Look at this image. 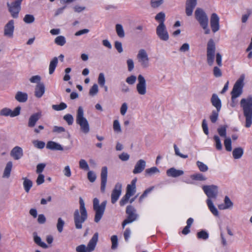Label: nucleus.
<instances>
[{
	"instance_id": "39",
	"label": "nucleus",
	"mask_w": 252,
	"mask_h": 252,
	"mask_svg": "<svg viewBox=\"0 0 252 252\" xmlns=\"http://www.w3.org/2000/svg\"><path fill=\"white\" fill-rule=\"evenodd\" d=\"M116 31L119 37L123 38L125 37V32L121 24H117L116 25Z\"/></svg>"
},
{
	"instance_id": "25",
	"label": "nucleus",
	"mask_w": 252,
	"mask_h": 252,
	"mask_svg": "<svg viewBox=\"0 0 252 252\" xmlns=\"http://www.w3.org/2000/svg\"><path fill=\"white\" fill-rule=\"evenodd\" d=\"M45 86L43 83H38L35 86L34 95L37 98H40L45 93Z\"/></svg>"
},
{
	"instance_id": "61",
	"label": "nucleus",
	"mask_w": 252,
	"mask_h": 252,
	"mask_svg": "<svg viewBox=\"0 0 252 252\" xmlns=\"http://www.w3.org/2000/svg\"><path fill=\"white\" fill-rule=\"evenodd\" d=\"M88 175V180L91 183H93V182H94L95 181L96 176V175L95 174V173L94 172H93L92 171H89L88 172V175Z\"/></svg>"
},
{
	"instance_id": "7",
	"label": "nucleus",
	"mask_w": 252,
	"mask_h": 252,
	"mask_svg": "<svg viewBox=\"0 0 252 252\" xmlns=\"http://www.w3.org/2000/svg\"><path fill=\"white\" fill-rule=\"evenodd\" d=\"M23 0H16L11 3L7 2V6L8 11L10 13L11 16L14 18L18 17L19 13L21 10V5Z\"/></svg>"
},
{
	"instance_id": "36",
	"label": "nucleus",
	"mask_w": 252,
	"mask_h": 252,
	"mask_svg": "<svg viewBox=\"0 0 252 252\" xmlns=\"http://www.w3.org/2000/svg\"><path fill=\"white\" fill-rule=\"evenodd\" d=\"M244 153L243 149L241 147L235 148L232 152L233 157L235 159H239L243 156Z\"/></svg>"
},
{
	"instance_id": "40",
	"label": "nucleus",
	"mask_w": 252,
	"mask_h": 252,
	"mask_svg": "<svg viewBox=\"0 0 252 252\" xmlns=\"http://www.w3.org/2000/svg\"><path fill=\"white\" fill-rule=\"evenodd\" d=\"M55 43L58 45L62 46L66 43L65 38L63 36H58L55 39Z\"/></svg>"
},
{
	"instance_id": "6",
	"label": "nucleus",
	"mask_w": 252,
	"mask_h": 252,
	"mask_svg": "<svg viewBox=\"0 0 252 252\" xmlns=\"http://www.w3.org/2000/svg\"><path fill=\"white\" fill-rule=\"evenodd\" d=\"M216 46L214 40L210 39L207 43V62L210 66L213 64L215 54Z\"/></svg>"
},
{
	"instance_id": "29",
	"label": "nucleus",
	"mask_w": 252,
	"mask_h": 252,
	"mask_svg": "<svg viewBox=\"0 0 252 252\" xmlns=\"http://www.w3.org/2000/svg\"><path fill=\"white\" fill-rule=\"evenodd\" d=\"M15 99L21 103L26 102L28 98V94L26 93L18 91L15 94Z\"/></svg>"
},
{
	"instance_id": "11",
	"label": "nucleus",
	"mask_w": 252,
	"mask_h": 252,
	"mask_svg": "<svg viewBox=\"0 0 252 252\" xmlns=\"http://www.w3.org/2000/svg\"><path fill=\"white\" fill-rule=\"evenodd\" d=\"M138 83L136 85V90L138 94L143 95L146 94V82L144 77L141 74L138 76Z\"/></svg>"
},
{
	"instance_id": "16",
	"label": "nucleus",
	"mask_w": 252,
	"mask_h": 252,
	"mask_svg": "<svg viewBox=\"0 0 252 252\" xmlns=\"http://www.w3.org/2000/svg\"><path fill=\"white\" fill-rule=\"evenodd\" d=\"M14 21L10 20L4 26V35L9 38L13 37L14 30Z\"/></svg>"
},
{
	"instance_id": "60",
	"label": "nucleus",
	"mask_w": 252,
	"mask_h": 252,
	"mask_svg": "<svg viewBox=\"0 0 252 252\" xmlns=\"http://www.w3.org/2000/svg\"><path fill=\"white\" fill-rule=\"evenodd\" d=\"M130 197L131 196L126 193V194L122 197V198L121 199L120 201V206H123L125 204H126L127 203Z\"/></svg>"
},
{
	"instance_id": "4",
	"label": "nucleus",
	"mask_w": 252,
	"mask_h": 252,
	"mask_svg": "<svg viewBox=\"0 0 252 252\" xmlns=\"http://www.w3.org/2000/svg\"><path fill=\"white\" fill-rule=\"evenodd\" d=\"M76 123L80 126V130L83 133L87 134L89 132V124L87 119L84 116V110L81 106L78 107L77 111Z\"/></svg>"
},
{
	"instance_id": "18",
	"label": "nucleus",
	"mask_w": 252,
	"mask_h": 252,
	"mask_svg": "<svg viewBox=\"0 0 252 252\" xmlns=\"http://www.w3.org/2000/svg\"><path fill=\"white\" fill-rule=\"evenodd\" d=\"M98 233L97 232H95L87 245V251L88 252H92L94 250L98 241Z\"/></svg>"
},
{
	"instance_id": "3",
	"label": "nucleus",
	"mask_w": 252,
	"mask_h": 252,
	"mask_svg": "<svg viewBox=\"0 0 252 252\" xmlns=\"http://www.w3.org/2000/svg\"><path fill=\"white\" fill-rule=\"evenodd\" d=\"M195 18L200 26L204 30V33L208 34L210 30L208 27L209 19L206 13L200 8H197L194 12Z\"/></svg>"
},
{
	"instance_id": "49",
	"label": "nucleus",
	"mask_w": 252,
	"mask_h": 252,
	"mask_svg": "<svg viewBox=\"0 0 252 252\" xmlns=\"http://www.w3.org/2000/svg\"><path fill=\"white\" fill-rule=\"evenodd\" d=\"M159 170L156 167H152L150 168H148L145 170L146 174L151 176L156 173H159Z\"/></svg>"
},
{
	"instance_id": "15",
	"label": "nucleus",
	"mask_w": 252,
	"mask_h": 252,
	"mask_svg": "<svg viewBox=\"0 0 252 252\" xmlns=\"http://www.w3.org/2000/svg\"><path fill=\"white\" fill-rule=\"evenodd\" d=\"M220 18L218 15L213 13L210 17V25L212 32L214 33L220 30Z\"/></svg>"
},
{
	"instance_id": "46",
	"label": "nucleus",
	"mask_w": 252,
	"mask_h": 252,
	"mask_svg": "<svg viewBox=\"0 0 252 252\" xmlns=\"http://www.w3.org/2000/svg\"><path fill=\"white\" fill-rule=\"evenodd\" d=\"M64 220L61 218H59L58 219V222L57 224V228L58 231L61 233L63 230V227L64 225Z\"/></svg>"
},
{
	"instance_id": "57",
	"label": "nucleus",
	"mask_w": 252,
	"mask_h": 252,
	"mask_svg": "<svg viewBox=\"0 0 252 252\" xmlns=\"http://www.w3.org/2000/svg\"><path fill=\"white\" fill-rule=\"evenodd\" d=\"M112 242L111 248L113 250L116 249L118 247V237L117 235H113L111 238Z\"/></svg>"
},
{
	"instance_id": "43",
	"label": "nucleus",
	"mask_w": 252,
	"mask_h": 252,
	"mask_svg": "<svg viewBox=\"0 0 252 252\" xmlns=\"http://www.w3.org/2000/svg\"><path fill=\"white\" fill-rule=\"evenodd\" d=\"M197 236L198 239L206 240L209 237V234L205 230H202L197 233Z\"/></svg>"
},
{
	"instance_id": "38",
	"label": "nucleus",
	"mask_w": 252,
	"mask_h": 252,
	"mask_svg": "<svg viewBox=\"0 0 252 252\" xmlns=\"http://www.w3.org/2000/svg\"><path fill=\"white\" fill-rule=\"evenodd\" d=\"M164 2V0H150V5L153 9H158Z\"/></svg>"
},
{
	"instance_id": "17",
	"label": "nucleus",
	"mask_w": 252,
	"mask_h": 252,
	"mask_svg": "<svg viewBox=\"0 0 252 252\" xmlns=\"http://www.w3.org/2000/svg\"><path fill=\"white\" fill-rule=\"evenodd\" d=\"M101 186L100 190L102 192H104L107 180V168L104 166L101 169Z\"/></svg>"
},
{
	"instance_id": "51",
	"label": "nucleus",
	"mask_w": 252,
	"mask_h": 252,
	"mask_svg": "<svg viewBox=\"0 0 252 252\" xmlns=\"http://www.w3.org/2000/svg\"><path fill=\"white\" fill-rule=\"evenodd\" d=\"M113 129L114 131L117 133H120L122 132L120 123L117 120H114L113 122Z\"/></svg>"
},
{
	"instance_id": "19",
	"label": "nucleus",
	"mask_w": 252,
	"mask_h": 252,
	"mask_svg": "<svg viewBox=\"0 0 252 252\" xmlns=\"http://www.w3.org/2000/svg\"><path fill=\"white\" fill-rule=\"evenodd\" d=\"M197 4L196 0H187L186 4V13L188 16L192 14L193 9Z\"/></svg>"
},
{
	"instance_id": "27",
	"label": "nucleus",
	"mask_w": 252,
	"mask_h": 252,
	"mask_svg": "<svg viewBox=\"0 0 252 252\" xmlns=\"http://www.w3.org/2000/svg\"><path fill=\"white\" fill-rule=\"evenodd\" d=\"M166 174L168 177L176 178L184 174V171L181 170H178L174 167L169 168L166 171Z\"/></svg>"
},
{
	"instance_id": "26",
	"label": "nucleus",
	"mask_w": 252,
	"mask_h": 252,
	"mask_svg": "<svg viewBox=\"0 0 252 252\" xmlns=\"http://www.w3.org/2000/svg\"><path fill=\"white\" fill-rule=\"evenodd\" d=\"M137 178L133 179L130 184L127 185L126 187V193L130 196H132L136 192V183Z\"/></svg>"
},
{
	"instance_id": "2",
	"label": "nucleus",
	"mask_w": 252,
	"mask_h": 252,
	"mask_svg": "<svg viewBox=\"0 0 252 252\" xmlns=\"http://www.w3.org/2000/svg\"><path fill=\"white\" fill-rule=\"evenodd\" d=\"M240 105L246 118V127H250L252 124V95L242 98L240 101Z\"/></svg>"
},
{
	"instance_id": "24",
	"label": "nucleus",
	"mask_w": 252,
	"mask_h": 252,
	"mask_svg": "<svg viewBox=\"0 0 252 252\" xmlns=\"http://www.w3.org/2000/svg\"><path fill=\"white\" fill-rule=\"evenodd\" d=\"M211 102L212 105L216 108V110L218 111H220L221 108V102L217 94H212L211 98Z\"/></svg>"
},
{
	"instance_id": "1",
	"label": "nucleus",
	"mask_w": 252,
	"mask_h": 252,
	"mask_svg": "<svg viewBox=\"0 0 252 252\" xmlns=\"http://www.w3.org/2000/svg\"><path fill=\"white\" fill-rule=\"evenodd\" d=\"M79 210L76 209L73 214V220L75 228L77 229L82 228V224L87 220L88 214L85 208L84 201L82 197L79 198Z\"/></svg>"
},
{
	"instance_id": "34",
	"label": "nucleus",
	"mask_w": 252,
	"mask_h": 252,
	"mask_svg": "<svg viewBox=\"0 0 252 252\" xmlns=\"http://www.w3.org/2000/svg\"><path fill=\"white\" fill-rule=\"evenodd\" d=\"M22 179L24 180L23 187L24 189L26 192L28 193L32 186V182L31 180L26 177H23Z\"/></svg>"
},
{
	"instance_id": "42",
	"label": "nucleus",
	"mask_w": 252,
	"mask_h": 252,
	"mask_svg": "<svg viewBox=\"0 0 252 252\" xmlns=\"http://www.w3.org/2000/svg\"><path fill=\"white\" fill-rule=\"evenodd\" d=\"M217 110H213L211 115L210 116V119L212 123H215L218 119L219 113Z\"/></svg>"
},
{
	"instance_id": "62",
	"label": "nucleus",
	"mask_w": 252,
	"mask_h": 252,
	"mask_svg": "<svg viewBox=\"0 0 252 252\" xmlns=\"http://www.w3.org/2000/svg\"><path fill=\"white\" fill-rule=\"evenodd\" d=\"M136 80V77L135 75H131L126 78V81L129 85H133Z\"/></svg>"
},
{
	"instance_id": "48",
	"label": "nucleus",
	"mask_w": 252,
	"mask_h": 252,
	"mask_svg": "<svg viewBox=\"0 0 252 252\" xmlns=\"http://www.w3.org/2000/svg\"><path fill=\"white\" fill-rule=\"evenodd\" d=\"M224 145L227 151L230 152L232 151L231 140L230 138H226L224 141Z\"/></svg>"
},
{
	"instance_id": "44",
	"label": "nucleus",
	"mask_w": 252,
	"mask_h": 252,
	"mask_svg": "<svg viewBox=\"0 0 252 252\" xmlns=\"http://www.w3.org/2000/svg\"><path fill=\"white\" fill-rule=\"evenodd\" d=\"M52 107L54 110L61 111L66 109L67 108V105L64 102H61L59 105H53Z\"/></svg>"
},
{
	"instance_id": "50",
	"label": "nucleus",
	"mask_w": 252,
	"mask_h": 252,
	"mask_svg": "<svg viewBox=\"0 0 252 252\" xmlns=\"http://www.w3.org/2000/svg\"><path fill=\"white\" fill-rule=\"evenodd\" d=\"M34 16L31 14H26L23 19V21L27 24H31L34 21Z\"/></svg>"
},
{
	"instance_id": "30",
	"label": "nucleus",
	"mask_w": 252,
	"mask_h": 252,
	"mask_svg": "<svg viewBox=\"0 0 252 252\" xmlns=\"http://www.w3.org/2000/svg\"><path fill=\"white\" fill-rule=\"evenodd\" d=\"M126 212L129 219H134V220L137 219L138 215L136 214V210L132 206L128 205L126 207Z\"/></svg>"
},
{
	"instance_id": "47",
	"label": "nucleus",
	"mask_w": 252,
	"mask_h": 252,
	"mask_svg": "<svg viewBox=\"0 0 252 252\" xmlns=\"http://www.w3.org/2000/svg\"><path fill=\"white\" fill-rule=\"evenodd\" d=\"M226 126H220L217 129L219 134L221 137H226Z\"/></svg>"
},
{
	"instance_id": "58",
	"label": "nucleus",
	"mask_w": 252,
	"mask_h": 252,
	"mask_svg": "<svg viewBox=\"0 0 252 252\" xmlns=\"http://www.w3.org/2000/svg\"><path fill=\"white\" fill-rule=\"evenodd\" d=\"M105 83V78L103 73H100L98 77V83L101 87L104 86Z\"/></svg>"
},
{
	"instance_id": "14",
	"label": "nucleus",
	"mask_w": 252,
	"mask_h": 252,
	"mask_svg": "<svg viewBox=\"0 0 252 252\" xmlns=\"http://www.w3.org/2000/svg\"><path fill=\"white\" fill-rule=\"evenodd\" d=\"M122 185L120 183H117L112 190L111 200L112 204H115L119 199L122 193Z\"/></svg>"
},
{
	"instance_id": "8",
	"label": "nucleus",
	"mask_w": 252,
	"mask_h": 252,
	"mask_svg": "<svg viewBox=\"0 0 252 252\" xmlns=\"http://www.w3.org/2000/svg\"><path fill=\"white\" fill-rule=\"evenodd\" d=\"M244 77L241 76L234 84L231 92V94L233 96V98H237L242 94L243 88L244 86Z\"/></svg>"
},
{
	"instance_id": "10",
	"label": "nucleus",
	"mask_w": 252,
	"mask_h": 252,
	"mask_svg": "<svg viewBox=\"0 0 252 252\" xmlns=\"http://www.w3.org/2000/svg\"><path fill=\"white\" fill-rule=\"evenodd\" d=\"M137 58L140 65L144 68L149 66V59L146 51L144 49H140L137 55Z\"/></svg>"
},
{
	"instance_id": "5",
	"label": "nucleus",
	"mask_w": 252,
	"mask_h": 252,
	"mask_svg": "<svg viewBox=\"0 0 252 252\" xmlns=\"http://www.w3.org/2000/svg\"><path fill=\"white\" fill-rule=\"evenodd\" d=\"M107 201L104 200L99 204V200L97 198L93 200V209L95 211L94 221L97 223L101 219L105 210Z\"/></svg>"
},
{
	"instance_id": "32",
	"label": "nucleus",
	"mask_w": 252,
	"mask_h": 252,
	"mask_svg": "<svg viewBox=\"0 0 252 252\" xmlns=\"http://www.w3.org/2000/svg\"><path fill=\"white\" fill-rule=\"evenodd\" d=\"M206 203L209 209L211 211V212L215 216H219V212L216 207L214 206L213 201L212 200L210 199H207L206 200Z\"/></svg>"
},
{
	"instance_id": "22",
	"label": "nucleus",
	"mask_w": 252,
	"mask_h": 252,
	"mask_svg": "<svg viewBox=\"0 0 252 252\" xmlns=\"http://www.w3.org/2000/svg\"><path fill=\"white\" fill-rule=\"evenodd\" d=\"M41 117V112H37L32 114L29 119L28 126L29 127H34L36 122L40 119Z\"/></svg>"
},
{
	"instance_id": "12",
	"label": "nucleus",
	"mask_w": 252,
	"mask_h": 252,
	"mask_svg": "<svg viewBox=\"0 0 252 252\" xmlns=\"http://www.w3.org/2000/svg\"><path fill=\"white\" fill-rule=\"evenodd\" d=\"M156 33L158 38L162 41H166L169 39V34L165 25H158L156 28Z\"/></svg>"
},
{
	"instance_id": "31",
	"label": "nucleus",
	"mask_w": 252,
	"mask_h": 252,
	"mask_svg": "<svg viewBox=\"0 0 252 252\" xmlns=\"http://www.w3.org/2000/svg\"><path fill=\"white\" fill-rule=\"evenodd\" d=\"M33 237L34 243L38 246L44 249L48 248L47 245L41 241V238L37 235L36 232H34L33 233Z\"/></svg>"
},
{
	"instance_id": "28",
	"label": "nucleus",
	"mask_w": 252,
	"mask_h": 252,
	"mask_svg": "<svg viewBox=\"0 0 252 252\" xmlns=\"http://www.w3.org/2000/svg\"><path fill=\"white\" fill-rule=\"evenodd\" d=\"M46 148L51 150L63 151V147L60 144L54 141H48L46 144Z\"/></svg>"
},
{
	"instance_id": "53",
	"label": "nucleus",
	"mask_w": 252,
	"mask_h": 252,
	"mask_svg": "<svg viewBox=\"0 0 252 252\" xmlns=\"http://www.w3.org/2000/svg\"><path fill=\"white\" fill-rule=\"evenodd\" d=\"M79 167L84 170H89V165L85 159H82L79 161Z\"/></svg>"
},
{
	"instance_id": "64",
	"label": "nucleus",
	"mask_w": 252,
	"mask_h": 252,
	"mask_svg": "<svg viewBox=\"0 0 252 252\" xmlns=\"http://www.w3.org/2000/svg\"><path fill=\"white\" fill-rule=\"evenodd\" d=\"M121 91L123 93H127L130 91L128 86L124 82L121 83Z\"/></svg>"
},
{
	"instance_id": "9",
	"label": "nucleus",
	"mask_w": 252,
	"mask_h": 252,
	"mask_svg": "<svg viewBox=\"0 0 252 252\" xmlns=\"http://www.w3.org/2000/svg\"><path fill=\"white\" fill-rule=\"evenodd\" d=\"M202 189L208 197L207 199H216L218 194V187L217 186L205 185L202 187Z\"/></svg>"
},
{
	"instance_id": "45",
	"label": "nucleus",
	"mask_w": 252,
	"mask_h": 252,
	"mask_svg": "<svg viewBox=\"0 0 252 252\" xmlns=\"http://www.w3.org/2000/svg\"><path fill=\"white\" fill-rule=\"evenodd\" d=\"M196 165L201 172H205L208 170V166L201 161H197Z\"/></svg>"
},
{
	"instance_id": "59",
	"label": "nucleus",
	"mask_w": 252,
	"mask_h": 252,
	"mask_svg": "<svg viewBox=\"0 0 252 252\" xmlns=\"http://www.w3.org/2000/svg\"><path fill=\"white\" fill-rule=\"evenodd\" d=\"M193 179L197 181H205L206 178L201 173H197L192 176Z\"/></svg>"
},
{
	"instance_id": "21",
	"label": "nucleus",
	"mask_w": 252,
	"mask_h": 252,
	"mask_svg": "<svg viewBox=\"0 0 252 252\" xmlns=\"http://www.w3.org/2000/svg\"><path fill=\"white\" fill-rule=\"evenodd\" d=\"M146 165V161L144 159H139L135 165L134 168L132 171L133 173L136 174L141 173L145 168Z\"/></svg>"
},
{
	"instance_id": "23",
	"label": "nucleus",
	"mask_w": 252,
	"mask_h": 252,
	"mask_svg": "<svg viewBox=\"0 0 252 252\" xmlns=\"http://www.w3.org/2000/svg\"><path fill=\"white\" fill-rule=\"evenodd\" d=\"M23 155L22 149L19 147L16 146L11 151L10 156L15 160H18L22 158Z\"/></svg>"
},
{
	"instance_id": "13",
	"label": "nucleus",
	"mask_w": 252,
	"mask_h": 252,
	"mask_svg": "<svg viewBox=\"0 0 252 252\" xmlns=\"http://www.w3.org/2000/svg\"><path fill=\"white\" fill-rule=\"evenodd\" d=\"M21 109V108L20 106H17L14 109V110L12 111L10 109L5 107L0 111V115L5 117H16L20 115Z\"/></svg>"
},
{
	"instance_id": "63",
	"label": "nucleus",
	"mask_w": 252,
	"mask_h": 252,
	"mask_svg": "<svg viewBox=\"0 0 252 252\" xmlns=\"http://www.w3.org/2000/svg\"><path fill=\"white\" fill-rule=\"evenodd\" d=\"M213 74L216 77H221L222 76L221 71L218 66H215L213 68Z\"/></svg>"
},
{
	"instance_id": "52",
	"label": "nucleus",
	"mask_w": 252,
	"mask_h": 252,
	"mask_svg": "<svg viewBox=\"0 0 252 252\" xmlns=\"http://www.w3.org/2000/svg\"><path fill=\"white\" fill-rule=\"evenodd\" d=\"M32 143L35 147L39 149L44 148L45 145V143L43 141L39 140H34Z\"/></svg>"
},
{
	"instance_id": "41",
	"label": "nucleus",
	"mask_w": 252,
	"mask_h": 252,
	"mask_svg": "<svg viewBox=\"0 0 252 252\" xmlns=\"http://www.w3.org/2000/svg\"><path fill=\"white\" fill-rule=\"evenodd\" d=\"M213 139L215 142V147L217 150L220 151L222 150V146L220 141V139L219 136L215 135L214 136Z\"/></svg>"
},
{
	"instance_id": "56",
	"label": "nucleus",
	"mask_w": 252,
	"mask_h": 252,
	"mask_svg": "<svg viewBox=\"0 0 252 252\" xmlns=\"http://www.w3.org/2000/svg\"><path fill=\"white\" fill-rule=\"evenodd\" d=\"M224 206H225V208L227 209L231 208L233 205V203L231 201L230 198L228 196H225L224 199Z\"/></svg>"
},
{
	"instance_id": "37",
	"label": "nucleus",
	"mask_w": 252,
	"mask_h": 252,
	"mask_svg": "<svg viewBox=\"0 0 252 252\" xmlns=\"http://www.w3.org/2000/svg\"><path fill=\"white\" fill-rule=\"evenodd\" d=\"M58 63V60L57 57H54L52 60L51 61L49 68V73L50 74L53 73Z\"/></svg>"
},
{
	"instance_id": "54",
	"label": "nucleus",
	"mask_w": 252,
	"mask_h": 252,
	"mask_svg": "<svg viewBox=\"0 0 252 252\" xmlns=\"http://www.w3.org/2000/svg\"><path fill=\"white\" fill-rule=\"evenodd\" d=\"M63 118L66 122V123H67V124L68 125H72V124L73 123L74 119H73V116L71 114H66L65 115H64L63 116Z\"/></svg>"
},
{
	"instance_id": "35",
	"label": "nucleus",
	"mask_w": 252,
	"mask_h": 252,
	"mask_svg": "<svg viewBox=\"0 0 252 252\" xmlns=\"http://www.w3.org/2000/svg\"><path fill=\"white\" fill-rule=\"evenodd\" d=\"M12 167V161H8L5 167L3 176V178H9L10 175Z\"/></svg>"
},
{
	"instance_id": "33",
	"label": "nucleus",
	"mask_w": 252,
	"mask_h": 252,
	"mask_svg": "<svg viewBox=\"0 0 252 252\" xmlns=\"http://www.w3.org/2000/svg\"><path fill=\"white\" fill-rule=\"evenodd\" d=\"M155 20L159 23L158 25H163L165 20V14L161 11L158 13L155 17Z\"/></svg>"
},
{
	"instance_id": "20",
	"label": "nucleus",
	"mask_w": 252,
	"mask_h": 252,
	"mask_svg": "<svg viewBox=\"0 0 252 252\" xmlns=\"http://www.w3.org/2000/svg\"><path fill=\"white\" fill-rule=\"evenodd\" d=\"M197 4L196 0H187L186 4V13L188 16L192 14L193 9Z\"/></svg>"
},
{
	"instance_id": "55",
	"label": "nucleus",
	"mask_w": 252,
	"mask_h": 252,
	"mask_svg": "<svg viewBox=\"0 0 252 252\" xmlns=\"http://www.w3.org/2000/svg\"><path fill=\"white\" fill-rule=\"evenodd\" d=\"M98 92V86L97 84H94L91 87L89 91V94L91 96H94L97 94Z\"/></svg>"
}]
</instances>
